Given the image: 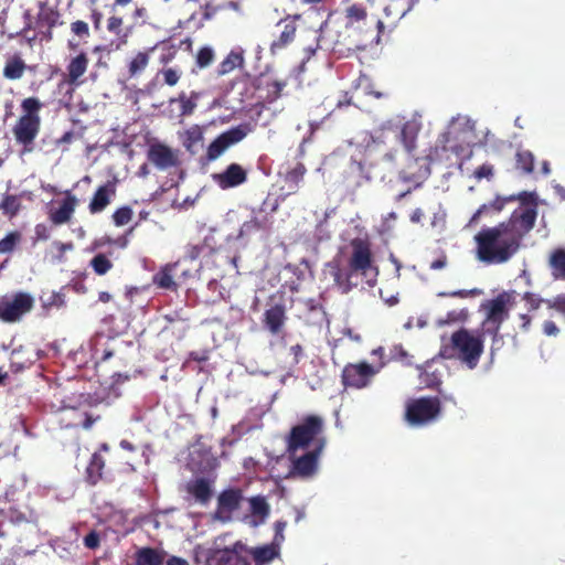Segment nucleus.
Segmentation results:
<instances>
[{"instance_id": "f257e3e1", "label": "nucleus", "mask_w": 565, "mask_h": 565, "mask_svg": "<svg viewBox=\"0 0 565 565\" xmlns=\"http://www.w3.org/2000/svg\"><path fill=\"white\" fill-rule=\"evenodd\" d=\"M537 217L535 205H521L510 217L495 226L483 227L476 236L477 258L486 264H504L522 246Z\"/></svg>"}, {"instance_id": "f03ea898", "label": "nucleus", "mask_w": 565, "mask_h": 565, "mask_svg": "<svg viewBox=\"0 0 565 565\" xmlns=\"http://www.w3.org/2000/svg\"><path fill=\"white\" fill-rule=\"evenodd\" d=\"M351 254L345 268H342L341 260L333 258L326 263L323 273L332 278L334 286L341 292L348 294L358 286V276H367L375 269L372 244L367 238L355 237L350 242Z\"/></svg>"}, {"instance_id": "7ed1b4c3", "label": "nucleus", "mask_w": 565, "mask_h": 565, "mask_svg": "<svg viewBox=\"0 0 565 565\" xmlns=\"http://www.w3.org/2000/svg\"><path fill=\"white\" fill-rule=\"evenodd\" d=\"M323 433L324 419L321 416L313 414L303 416L297 425L291 427L286 438L289 457L295 456L298 450L310 447L317 449L320 445L323 450L327 444Z\"/></svg>"}, {"instance_id": "20e7f679", "label": "nucleus", "mask_w": 565, "mask_h": 565, "mask_svg": "<svg viewBox=\"0 0 565 565\" xmlns=\"http://www.w3.org/2000/svg\"><path fill=\"white\" fill-rule=\"evenodd\" d=\"M58 411V420L64 428L89 429L102 418L100 414L96 413L88 394L73 395L63 399Z\"/></svg>"}, {"instance_id": "39448f33", "label": "nucleus", "mask_w": 565, "mask_h": 565, "mask_svg": "<svg viewBox=\"0 0 565 565\" xmlns=\"http://www.w3.org/2000/svg\"><path fill=\"white\" fill-rule=\"evenodd\" d=\"M440 413L441 401L439 397L422 396L407 402L404 418L412 427H423L436 422Z\"/></svg>"}, {"instance_id": "423d86ee", "label": "nucleus", "mask_w": 565, "mask_h": 565, "mask_svg": "<svg viewBox=\"0 0 565 565\" xmlns=\"http://www.w3.org/2000/svg\"><path fill=\"white\" fill-rule=\"evenodd\" d=\"M451 350L469 369H475L483 353V340L473 335L469 330L461 328L451 334Z\"/></svg>"}, {"instance_id": "0eeeda50", "label": "nucleus", "mask_w": 565, "mask_h": 565, "mask_svg": "<svg viewBox=\"0 0 565 565\" xmlns=\"http://www.w3.org/2000/svg\"><path fill=\"white\" fill-rule=\"evenodd\" d=\"M34 298L25 291L7 294L0 298V321L15 323L31 312Z\"/></svg>"}, {"instance_id": "6e6552de", "label": "nucleus", "mask_w": 565, "mask_h": 565, "mask_svg": "<svg viewBox=\"0 0 565 565\" xmlns=\"http://www.w3.org/2000/svg\"><path fill=\"white\" fill-rule=\"evenodd\" d=\"M511 296L508 292H501L495 298L488 300L481 305L487 311L483 321L484 332L495 338L500 331L502 323L509 318L508 305Z\"/></svg>"}, {"instance_id": "1a4fd4ad", "label": "nucleus", "mask_w": 565, "mask_h": 565, "mask_svg": "<svg viewBox=\"0 0 565 565\" xmlns=\"http://www.w3.org/2000/svg\"><path fill=\"white\" fill-rule=\"evenodd\" d=\"M248 130L247 125H239L218 135L207 147V160H216L231 146L242 141L247 136Z\"/></svg>"}, {"instance_id": "9d476101", "label": "nucleus", "mask_w": 565, "mask_h": 565, "mask_svg": "<svg viewBox=\"0 0 565 565\" xmlns=\"http://www.w3.org/2000/svg\"><path fill=\"white\" fill-rule=\"evenodd\" d=\"M376 370L366 362L349 363L342 370V384L345 387L363 388L367 386Z\"/></svg>"}, {"instance_id": "9b49d317", "label": "nucleus", "mask_w": 565, "mask_h": 565, "mask_svg": "<svg viewBox=\"0 0 565 565\" xmlns=\"http://www.w3.org/2000/svg\"><path fill=\"white\" fill-rule=\"evenodd\" d=\"M301 17L302 15L300 13L287 14L277 22L276 26L279 30V33L269 46L271 53L281 51L294 43L297 36V23Z\"/></svg>"}, {"instance_id": "f8f14e48", "label": "nucleus", "mask_w": 565, "mask_h": 565, "mask_svg": "<svg viewBox=\"0 0 565 565\" xmlns=\"http://www.w3.org/2000/svg\"><path fill=\"white\" fill-rule=\"evenodd\" d=\"M41 121L19 117L12 127V134L18 145L22 146L23 152H31L34 149V141L40 134Z\"/></svg>"}, {"instance_id": "ddd939ff", "label": "nucleus", "mask_w": 565, "mask_h": 565, "mask_svg": "<svg viewBox=\"0 0 565 565\" xmlns=\"http://www.w3.org/2000/svg\"><path fill=\"white\" fill-rule=\"evenodd\" d=\"M246 545L241 541L235 542L232 547L213 551L206 562L207 565H252L242 554Z\"/></svg>"}, {"instance_id": "4468645a", "label": "nucleus", "mask_w": 565, "mask_h": 565, "mask_svg": "<svg viewBox=\"0 0 565 565\" xmlns=\"http://www.w3.org/2000/svg\"><path fill=\"white\" fill-rule=\"evenodd\" d=\"M323 450L321 445L317 449H310L299 457L291 458L290 473L292 476L309 478L313 476L318 470V461Z\"/></svg>"}, {"instance_id": "2eb2a0df", "label": "nucleus", "mask_w": 565, "mask_h": 565, "mask_svg": "<svg viewBox=\"0 0 565 565\" xmlns=\"http://www.w3.org/2000/svg\"><path fill=\"white\" fill-rule=\"evenodd\" d=\"M213 180L222 190L236 188L247 181V171L238 163H231L224 171L213 174Z\"/></svg>"}, {"instance_id": "dca6fc26", "label": "nucleus", "mask_w": 565, "mask_h": 565, "mask_svg": "<svg viewBox=\"0 0 565 565\" xmlns=\"http://www.w3.org/2000/svg\"><path fill=\"white\" fill-rule=\"evenodd\" d=\"M241 489H226L217 498L216 515L222 520H230L232 513L241 508L243 501Z\"/></svg>"}, {"instance_id": "f3484780", "label": "nucleus", "mask_w": 565, "mask_h": 565, "mask_svg": "<svg viewBox=\"0 0 565 565\" xmlns=\"http://www.w3.org/2000/svg\"><path fill=\"white\" fill-rule=\"evenodd\" d=\"M77 205V198L72 194L71 191L66 190L60 206L49 211L50 222L55 226L68 223L72 220Z\"/></svg>"}, {"instance_id": "a211bd4d", "label": "nucleus", "mask_w": 565, "mask_h": 565, "mask_svg": "<svg viewBox=\"0 0 565 565\" xmlns=\"http://www.w3.org/2000/svg\"><path fill=\"white\" fill-rule=\"evenodd\" d=\"M110 449L109 445L103 443L98 450L95 451L86 467L85 481L90 486H96L105 477V465L106 460L103 452H108Z\"/></svg>"}, {"instance_id": "6ab92c4d", "label": "nucleus", "mask_w": 565, "mask_h": 565, "mask_svg": "<svg viewBox=\"0 0 565 565\" xmlns=\"http://www.w3.org/2000/svg\"><path fill=\"white\" fill-rule=\"evenodd\" d=\"M148 160L161 170L178 164V158L174 152L163 143H153L148 150Z\"/></svg>"}, {"instance_id": "aec40b11", "label": "nucleus", "mask_w": 565, "mask_h": 565, "mask_svg": "<svg viewBox=\"0 0 565 565\" xmlns=\"http://www.w3.org/2000/svg\"><path fill=\"white\" fill-rule=\"evenodd\" d=\"M115 195L116 181H107L105 184L98 186L88 205L90 214L103 212L110 204Z\"/></svg>"}, {"instance_id": "412c9836", "label": "nucleus", "mask_w": 565, "mask_h": 565, "mask_svg": "<svg viewBox=\"0 0 565 565\" xmlns=\"http://www.w3.org/2000/svg\"><path fill=\"white\" fill-rule=\"evenodd\" d=\"M287 320L286 308L284 303L270 306L264 312L263 323L273 334H278Z\"/></svg>"}, {"instance_id": "4be33fe9", "label": "nucleus", "mask_w": 565, "mask_h": 565, "mask_svg": "<svg viewBox=\"0 0 565 565\" xmlns=\"http://www.w3.org/2000/svg\"><path fill=\"white\" fill-rule=\"evenodd\" d=\"M88 56L85 52H81L73 58H71L70 63L66 66V74H65V83L78 86L82 84L79 78L86 73L88 67Z\"/></svg>"}, {"instance_id": "5701e85b", "label": "nucleus", "mask_w": 565, "mask_h": 565, "mask_svg": "<svg viewBox=\"0 0 565 565\" xmlns=\"http://www.w3.org/2000/svg\"><path fill=\"white\" fill-rule=\"evenodd\" d=\"M245 553L252 556L255 565H268L280 554L277 543L265 544L257 547H247Z\"/></svg>"}, {"instance_id": "b1692460", "label": "nucleus", "mask_w": 565, "mask_h": 565, "mask_svg": "<svg viewBox=\"0 0 565 565\" xmlns=\"http://www.w3.org/2000/svg\"><path fill=\"white\" fill-rule=\"evenodd\" d=\"M212 483L213 481L206 478H196L188 483L186 491L198 502L206 504L213 495Z\"/></svg>"}, {"instance_id": "393cba45", "label": "nucleus", "mask_w": 565, "mask_h": 565, "mask_svg": "<svg viewBox=\"0 0 565 565\" xmlns=\"http://www.w3.org/2000/svg\"><path fill=\"white\" fill-rule=\"evenodd\" d=\"M106 29L110 34L116 36V47L126 45L130 34V29L125 28L124 19L120 15H109L106 21Z\"/></svg>"}, {"instance_id": "a878e982", "label": "nucleus", "mask_w": 565, "mask_h": 565, "mask_svg": "<svg viewBox=\"0 0 565 565\" xmlns=\"http://www.w3.org/2000/svg\"><path fill=\"white\" fill-rule=\"evenodd\" d=\"M60 12L53 9H43L38 14L36 24L46 40H52L53 29L58 24Z\"/></svg>"}, {"instance_id": "bb28decb", "label": "nucleus", "mask_w": 565, "mask_h": 565, "mask_svg": "<svg viewBox=\"0 0 565 565\" xmlns=\"http://www.w3.org/2000/svg\"><path fill=\"white\" fill-rule=\"evenodd\" d=\"M26 70V64L20 54H14L6 60L2 71L4 78L10 81L20 79Z\"/></svg>"}, {"instance_id": "cd10ccee", "label": "nucleus", "mask_w": 565, "mask_h": 565, "mask_svg": "<svg viewBox=\"0 0 565 565\" xmlns=\"http://www.w3.org/2000/svg\"><path fill=\"white\" fill-rule=\"evenodd\" d=\"M551 275L556 280H565V248H555L547 260Z\"/></svg>"}, {"instance_id": "c85d7f7f", "label": "nucleus", "mask_w": 565, "mask_h": 565, "mask_svg": "<svg viewBox=\"0 0 565 565\" xmlns=\"http://www.w3.org/2000/svg\"><path fill=\"white\" fill-rule=\"evenodd\" d=\"M420 130V125L415 120H409L404 122L401 129V141L406 149L407 152H413L416 148V140L418 132Z\"/></svg>"}, {"instance_id": "c756f323", "label": "nucleus", "mask_w": 565, "mask_h": 565, "mask_svg": "<svg viewBox=\"0 0 565 565\" xmlns=\"http://www.w3.org/2000/svg\"><path fill=\"white\" fill-rule=\"evenodd\" d=\"M177 267V263L164 265L152 277L153 284L162 289L177 290L178 284L174 281L172 273Z\"/></svg>"}, {"instance_id": "7c9ffc66", "label": "nucleus", "mask_w": 565, "mask_h": 565, "mask_svg": "<svg viewBox=\"0 0 565 565\" xmlns=\"http://www.w3.org/2000/svg\"><path fill=\"white\" fill-rule=\"evenodd\" d=\"M244 64V51L232 50L227 56L218 64L216 73L218 76L226 75Z\"/></svg>"}, {"instance_id": "2f4dec72", "label": "nucleus", "mask_w": 565, "mask_h": 565, "mask_svg": "<svg viewBox=\"0 0 565 565\" xmlns=\"http://www.w3.org/2000/svg\"><path fill=\"white\" fill-rule=\"evenodd\" d=\"M164 554L152 547H142L136 553V565H162Z\"/></svg>"}, {"instance_id": "473e14b6", "label": "nucleus", "mask_w": 565, "mask_h": 565, "mask_svg": "<svg viewBox=\"0 0 565 565\" xmlns=\"http://www.w3.org/2000/svg\"><path fill=\"white\" fill-rule=\"evenodd\" d=\"M72 34L78 39V41L86 42L90 36V30L87 22L83 20L73 21L70 25ZM79 42H74L73 40H68L67 47L72 51H75L78 47Z\"/></svg>"}, {"instance_id": "72a5a7b5", "label": "nucleus", "mask_w": 565, "mask_h": 565, "mask_svg": "<svg viewBox=\"0 0 565 565\" xmlns=\"http://www.w3.org/2000/svg\"><path fill=\"white\" fill-rule=\"evenodd\" d=\"M306 172L307 169L301 162H298L292 169L286 172L285 183L288 185L289 193H296L298 191Z\"/></svg>"}, {"instance_id": "f704fd0d", "label": "nucleus", "mask_w": 565, "mask_h": 565, "mask_svg": "<svg viewBox=\"0 0 565 565\" xmlns=\"http://www.w3.org/2000/svg\"><path fill=\"white\" fill-rule=\"evenodd\" d=\"M43 104L38 97H26L21 102L22 115L20 117L41 121L40 110Z\"/></svg>"}, {"instance_id": "c9c22d12", "label": "nucleus", "mask_w": 565, "mask_h": 565, "mask_svg": "<svg viewBox=\"0 0 565 565\" xmlns=\"http://www.w3.org/2000/svg\"><path fill=\"white\" fill-rule=\"evenodd\" d=\"M286 86V82L285 81H277V79H274V81H264V79H260L259 81V84L257 86L258 89H265L266 90V95H265V99L268 102V103H273L275 100H277L280 96H281V92L282 89L285 88Z\"/></svg>"}, {"instance_id": "e433bc0d", "label": "nucleus", "mask_w": 565, "mask_h": 565, "mask_svg": "<svg viewBox=\"0 0 565 565\" xmlns=\"http://www.w3.org/2000/svg\"><path fill=\"white\" fill-rule=\"evenodd\" d=\"M534 156L530 150H518L515 153V169L522 174H530L534 171Z\"/></svg>"}, {"instance_id": "4c0bfd02", "label": "nucleus", "mask_w": 565, "mask_h": 565, "mask_svg": "<svg viewBox=\"0 0 565 565\" xmlns=\"http://www.w3.org/2000/svg\"><path fill=\"white\" fill-rule=\"evenodd\" d=\"M150 61L149 52H138L128 63L129 77L139 76L148 66Z\"/></svg>"}, {"instance_id": "58836bf2", "label": "nucleus", "mask_w": 565, "mask_h": 565, "mask_svg": "<svg viewBox=\"0 0 565 565\" xmlns=\"http://www.w3.org/2000/svg\"><path fill=\"white\" fill-rule=\"evenodd\" d=\"M20 209L21 201L18 195L7 194L0 203V210L2 211L3 215L10 218L14 217L19 213Z\"/></svg>"}, {"instance_id": "ea45409f", "label": "nucleus", "mask_w": 565, "mask_h": 565, "mask_svg": "<svg viewBox=\"0 0 565 565\" xmlns=\"http://www.w3.org/2000/svg\"><path fill=\"white\" fill-rule=\"evenodd\" d=\"M22 241V234L19 231L9 232L0 239V254H10Z\"/></svg>"}, {"instance_id": "a19ab883", "label": "nucleus", "mask_w": 565, "mask_h": 565, "mask_svg": "<svg viewBox=\"0 0 565 565\" xmlns=\"http://www.w3.org/2000/svg\"><path fill=\"white\" fill-rule=\"evenodd\" d=\"M89 265L93 268L94 273L98 276L107 274L113 268V263L103 253L95 255L92 258Z\"/></svg>"}, {"instance_id": "79ce46f5", "label": "nucleus", "mask_w": 565, "mask_h": 565, "mask_svg": "<svg viewBox=\"0 0 565 565\" xmlns=\"http://www.w3.org/2000/svg\"><path fill=\"white\" fill-rule=\"evenodd\" d=\"M367 11L362 4L354 3L347 8L345 18L348 23H355L365 20Z\"/></svg>"}, {"instance_id": "37998d69", "label": "nucleus", "mask_w": 565, "mask_h": 565, "mask_svg": "<svg viewBox=\"0 0 565 565\" xmlns=\"http://www.w3.org/2000/svg\"><path fill=\"white\" fill-rule=\"evenodd\" d=\"M249 503L253 515L264 519L269 514V505L263 497H254L249 500Z\"/></svg>"}, {"instance_id": "c03bdc74", "label": "nucleus", "mask_w": 565, "mask_h": 565, "mask_svg": "<svg viewBox=\"0 0 565 565\" xmlns=\"http://www.w3.org/2000/svg\"><path fill=\"white\" fill-rule=\"evenodd\" d=\"M132 218V210L129 206H122L117 209L113 214V221L117 226H124L128 224Z\"/></svg>"}, {"instance_id": "a18cd8bd", "label": "nucleus", "mask_w": 565, "mask_h": 565, "mask_svg": "<svg viewBox=\"0 0 565 565\" xmlns=\"http://www.w3.org/2000/svg\"><path fill=\"white\" fill-rule=\"evenodd\" d=\"M214 60V51L209 46H203L196 54V64L199 67L204 68L209 66Z\"/></svg>"}, {"instance_id": "49530a36", "label": "nucleus", "mask_w": 565, "mask_h": 565, "mask_svg": "<svg viewBox=\"0 0 565 565\" xmlns=\"http://www.w3.org/2000/svg\"><path fill=\"white\" fill-rule=\"evenodd\" d=\"M264 228V224L258 220V217L253 216L249 221H246L242 224L239 230V236L248 235L253 232L259 231Z\"/></svg>"}, {"instance_id": "de8ad7c7", "label": "nucleus", "mask_w": 565, "mask_h": 565, "mask_svg": "<svg viewBox=\"0 0 565 565\" xmlns=\"http://www.w3.org/2000/svg\"><path fill=\"white\" fill-rule=\"evenodd\" d=\"M160 74L163 76L164 84L174 86L180 79V72L174 68H163Z\"/></svg>"}, {"instance_id": "09e8293b", "label": "nucleus", "mask_w": 565, "mask_h": 565, "mask_svg": "<svg viewBox=\"0 0 565 565\" xmlns=\"http://www.w3.org/2000/svg\"><path fill=\"white\" fill-rule=\"evenodd\" d=\"M548 308L555 309L559 313L565 316V294L557 295L553 299L545 300Z\"/></svg>"}, {"instance_id": "8fccbe9b", "label": "nucleus", "mask_w": 565, "mask_h": 565, "mask_svg": "<svg viewBox=\"0 0 565 565\" xmlns=\"http://www.w3.org/2000/svg\"><path fill=\"white\" fill-rule=\"evenodd\" d=\"M204 249L203 244H188L185 246V259L188 260H195L200 257Z\"/></svg>"}, {"instance_id": "3c124183", "label": "nucleus", "mask_w": 565, "mask_h": 565, "mask_svg": "<svg viewBox=\"0 0 565 565\" xmlns=\"http://www.w3.org/2000/svg\"><path fill=\"white\" fill-rule=\"evenodd\" d=\"M179 102L181 104L182 116L191 115L196 106L195 102H193L191 98H188L184 93L179 96Z\"/></svg>"}, {"instance_id": "603ef678", "label": "nucleus", "mask_w": 565, "mask_h": 565, "mask_svg": "<svg viewBox=\"0 0 565 565\" xmlns=\"http://www.w3.org/2000/svg\"><path fill=\"white\" fill-rule=\"evenodd\" d=\"M53 247L57 252L56 258L58 259V262H63L65 253L74 249V244L72 242L63 243L60 241H55L53 242Z\"/></svg>"}, {"instance_id": "864d4df0", "label": "nucleus", "mask_w": 565, "mask_h": 565, "mask_svg": "<svg viewBox=\"0 0 565 565\" xmlns=\"http://www.w3.org/2000/svg\"><path fill=\"white\" fill-rule=\"evenodd\" d=\"M523 300L525 301L526 306L529 307V310H536L540 308L542 302H545V300L541 299L537 295L532 292H525L523 295Z\"/></svg>"}, {"instance_id": "5fc2aeb1", "label": "nucleus", "mask_w": 565, "mask_h": 565, "mask_svg": "<svg viewBox=\"0 0 565 565\" xmlns=\"http://www.w3.org/2000/svg\"><path fill=\"white\" fill-rule=\"evenodd\" d=\"M222 9H224V7H222V6H213L211 3H205L201 8V10H202V19L204 21H209V20L213 19L216 15V13L220 10H222Z\"/></svg>"}, {"instance_id": "6e6d98bb", "label": "nucleus", "mask_w": 565, "mask_h": 565, "mask_svg": "<svg viewBox=\"0 0 565 565\" xmlns=\"http://www.w3.org/2000/svg\"><path fill=\"white\" fill-rule=\"evenodd\" d=\"M469 312L467 309L452 310L447 313L446 322L466 321Z\"/></svg>"}, {"instance_id": "4d7b16f0", "label": "nucleus", "mask_w": 565, "mask_h": 565, "mask_svg": "<svg viewBox=\"0 0 565 565\" xmlns=\"http://www.w3.org/2000/svg\"><path fill=\"white\" fill-rule=\"evenodd\" d=\"M45 307L61 308L65 306V296L61 292H53L46 300Z\"/></svg>"}, {"instance_id": "13d9d810", "label": "nucleus", "mask_w": 565, "mask_h": 565, "mask_svg": "<svg viewBox=\"0 0 565 565\" xmlns=\"http://www.w3.org/2000/svg\"><path fill=\"white\" fill-rule=\"evenodd\" d=\"M100 539L99 534L96 531H90L85 537H84V545L89 550H95L99 546Z\"/></svg>"}, {"instance_id": "bf43d9fd", "label": "nucleus", "mask_w": 565, "mask_h": 565, "mask_svg": "<svg viewBox=\"0 0 565 565\" xmlns=\"http://www.w3.org/2000/svg\"><path fill=\"white\" fill-rule=\"evenodd\" d=\"M287 523L285 521H277L275 523V536L271 543H277L280 547V544L285 540L284 531L286 529Z\"/></svg>"}, {"instance_id": "052dcab7", "label": "nucleus", "mask_w": 565, "mask_h": 565, "mask_svg": "<svg viewBox=\"0 0 565 565\" xmlns=\"http://www.w3.org/2000/svg\"><path fill=\"white\" fill-rule=\"evenodd\" d=\"M480 294H481V290L475 288V289H470V290L462 289V290H457V291H452L449 294H441V296L467 298V297L478 296Z\"/></svg>"}, {"instance_id": "680f3d73", "label": "nucleus", "mask_w": 565, "mask_h": 565, "mask_svg": "<svg viewBox=\"0 0 565 565\" xmlns=\"http://www.w3.org/2000/svg\"><path fill=\"white\" fill-rule=\"evenodd\" d=\"M514 200L513 196L511 198H495L492 202L489 203L490 209L494 212H501L505 205L507 202Z\"/></svg>"}, {"instance_id": "e2e57ef3", "label": "nucleus", "mask_w": 565, "mask_h": 565, "mask_svg": "<svg viewBox=\"0 0 565 565\" xmlns=\"http://www.w3.org/2000/svg\"><path fill=\"white\" fill-rule=\"evenodd\" d=\"M102 18H103V13L97 8L92 9L90 20L93 22V26H94L95 31L100 30Z\"/></svg>"}, {"instance_id": "0e129e2a", "label": "nucleus", "mask_w": 565, "mask_h": 565, "mask_svg": "<svg viewBox=\"0 0 565 565\" xmlns=\"http://www.w3.org/2000/svg\"><path fill=\"white\" fill-rule=\"evenodd\" d=\"M489 204H482L471 216L469 224H476L479 222L480 217L484 214H487L490 211Z\"/></svg>"}, {"instance_id": "69168bd1", "label": "nucleus", "mask_w": 565, "mask_h": 565, "mask_svg": "<svg viewBox=\"0 0 565 565\" xmlns=\"http://www.w3.org/2000/svg\"><path fill=\"white\" fill-rule=\"evenodd\" d=\"M543 331L546 335H550V337L556 335L559 332L555 322H553L551 320H547L543 323Z\"/></svg>"}, {"instance_id": "338daca9", "label": "nucleus", "mask_w": 565, "mask_h": 565, "mask_svg": "<svg viewBox=\"0 0 565 565\" xmlns=\"http://www.w3.org/2000/svg\"><path fill=\"white\" fill-rule=\"evenodd\" d=\"M290 353L294 356L295 363H299L300 359L303 355V348L301 344H295L290 347Z\"/></svg>"}, {"instance_id": "774afa93", "label": "nucleus", "mask_w": 565, "mask_h": 565, "mask_svg": "<svg viewBox=\"0 0 565 565\" xmlns=\"http://www.w3.org/2000/svg\"><path fill=\"white\" fill-rule=\"evenodd\" d=\"M167 565H189V563L182 557L171 556L168 558Z\"/></svg>"}]
</instances>
